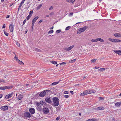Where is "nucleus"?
<instances>
[{
    "mask_svg": "<svg viewBox=\"0 0 121 121\" xmlns=\"http://www.w3.org/2000/svg\"><path fill=\"white\" fill-rule=\"evenodd\" d=\"M70 0V2L72 3L74 2L75 0Z\"/></svg>",
    "mask_w": 121,
    "mask_h": 121,
    "instance_id": "8fccbe9b",
    "label": "nucleus"
},
{
    "mask_svg": "<svg viewBox=\"0 0 121 121\" xmlns=\"http://www.w3.org/2000/svg\"><path fill=\"white\" fill-rule=\"evenodd\" d=\"M42 22V20H40L38 22V23L40 24Z\"/></svg>",
    "mask_w": 121,
    "mask_h": 121,
    "instance_id": "bf43d9fd",
    "label": "nucleus"
},
{
    "mask_svg": "<svg viewBox=\"0 0 121 121\" xmlns=\"http://www.w3.org/2000/svg\"><path fill=\"white\" fill-rule=\"evenodd\" d=\"M29 111L32 114H34L35 112V110L32 108H29Z\"/></svg>",
    "mask_w": 121,
    "mask_h": 121,
    "instance_id": "1a4fd4ad",
    "label": "nucleus"
},
{
    "mask_svg": "<svg viewBox=\"0 0 121 121\" xmlns=\"http://www.w3.org/2000/svg\"><path fill=\"white\" fill-rule=\"evenodd\" d=\"M114 51L115 53H117L119 55H121V51L120 50H114Z\"/></svg>",
    "mask_w": 121,
    "mask_h": 121,
    "instance_id": "ddd939ff",
    "label": "nucleus"
},
{
    "mask_svg": "<svg viewBox=\"0 0 121 121\" xmlns=\"http://www.w3.org/2000/svg\"><path fill=\"white\" fill-rule=\"evenodd\" d=\"M5 24H3V26L2 28H5Z\"/></svg>",
    "mask_w": 121,
    "mask_h": 121,
    "instance_id": "5fc2aeb1",
    "label": "nucleus"
},
{
    "mask_svg": "<svg viewBox=\"0 0 121 121\" xmlns=\"http://www.w3.org/2000/svg\"><path fill=\"white\" fill-rule=\"evenodd\" d=\"M98 41H99L101 42H104V41L102 39L100 38H98Z\"/></svg>",
    "mask_w": 121,
    "mask_h": 121,
    "instance_id": "393cba45",
    "label": "nucleus"
},
{
    "mask_svg": "<svg viewBox=\"0 0 121 121\" xmlns=\"http://www.w3.org/2000/svg\"><path fill=\"white\" fill-rule=\"evenodd\" d=\"M26 0H22L21 2L20 3V5H19V7L18 8V9H21V8L22 6V4H23L24 2Z\"/></svg>",
    "mask_w": 121,
    "mask_h": 121,
    "instance_id": "2eb2a0df",
    "label": "nucleus"
},
{
    "mask_svg": "<svg viewBox=\"0 0 121 121\" xmlns=\"http://www.w3.org/2000/svg\"><path fill=\"white\" fill-rule=\"evenodd\" d=\"M23 97V96L22 95L20 94L18 97V99L19 100L21 99Z\"/></svg>",
    "mask_w": 121,
    "mask_h": 121,
    "instance_id": "a211bd4d",
    "label": "nucleus"
},
{
    "mask_svg": "<svg viewBox=\"0 0 121 121\" xmlns=\"http://www.w3.org/2000/svg\"><path fill=\"white\" fill-rule=\"evenodd\" d=\"M3 82L5 83V81L4 80H2V82Z\"/></svg>",
    "mask_w": 121,
    "mask_h": 121,
    "instance_id": "0e129e2a",
    "label": "nucleus"
},
{
    "mask_svg": "<svg viewBox=\"0 0 121 121\" xmlns=\"http://www.w3.org/2000/svg\"><path fill=\"white\" fill-rule=\"evenodd\" d=\"M16 60L17 62H18V63H19L20 61V60L18 59V58H17V59Z\"/></svg>",
    "mask_w": 121,
    "mask_h": 121,
    "instance_id": "4d7b16f0",
    "label": "nucleus"
},
{
    "mask_svg": "<svg viewBox=\"0 0 121 121\" xmlns=\"http://www.w3.org/2000/svg\"><path fill=\"white\" fill-rule=\"evenodd\" d=\"M60 65H64L65 64H66V63L65 62H62V63H60Z\"/></svg>",
    "mask_w": 121,
    "mask_h": 121,
    "instance_id": "3c124183",
    "label": "nucleus"
},
{
    "mask_svg": "<svg viewBox=\"0 0 121 121\" xmlns=\"http://www.w3.org/2000/svg\"><path fill=\"white\" fill-rule=\"evenodd\" d=\"M88 27L87 26H85L82 28L79 29L78 31V34H80L81 33L84 32L85 30Z\"/></svg>",
    "mask_w": 121,
    "mask_h": 121,
    "instance_id": "f03ea898",
    "label": "nucleus"
},
{
    "mask_svg": "<svg viewBox=\"0 0 121 121\" xmlns=\"http://www.w3.org/2000/svg\"><path fill=\"white\" fill-rule=\"evenodd\" d=\"M19 63L21 65H23L24 64V63L20 61L19 62Z\"/></svg>",
    "mask_w": 121,
    "mask_h": 121,
    "instance_id": "de8ad7c7",
    "label": "nucleus"
},
{
    "mask_svg": "<svg viewBox=\"0 0 121 121\" xmlns=\"http://www.w3.org/2000/svg\"><path fill=\"white\" fill-rule=\"evenodd\" d=\"M108 39L109 41H111L113 42H114V39H112L111 38H109Z\"/></svg>",
    "mask_w": 121,
    "mask_h": 121,
    "instance_id": "c9c22d12",
    "label": "nucleus"
},
{
    "mask_svg": "<svg viewBox=\"0 0 121 121\" xmlns=\"http://www.w3.org/2000/svg\"><path fill=\"white\" fill-rule=\"evenodd\" d=\"M121 105V102H118L116 103L115 104V106L116 107H118Z\"/></svg>",
    "mask_w": 121,
    "mask_h": 121,
    "instance_id": "dca6fc26",
    "label": "nucleus"
},
{
    "mask_svg": "<svg viewBox=\"0 0 121 121\" xmlns=\"http://www.w3.org/2000/svg\"><path fill=\"white\" fill-rule=\"evenodd\" d=\"M105 109V108L103 107H98L93 108V110H103L104 109Z\"/></svg>",
    "mask_w": 121,
    "mask_h": 121,
    "instance_id": "423d86ee",
    "label": "nucleus"
},
{
    "mask_svg": "<svg viewBox=\"0 0 121 121\" xmlns=\"http://www.w3.org/2000/svg\"><path fill=\"white\" fill-rule=\"evenodd\" d=\"M105 70V68H101L100 69H99L98 70L99 71L102 72V71H104V70Z\"/></svg>",
    "mask_w": 121,
    "mask_h": 121,
    "instance_id": "6ab92c4d",
    "label": "nucleus"
},
{
    "mask_svg": "<svg viewBox=\"0 0 121 121\" xmlns=\"http://www.w3.org/2000/svg\"><path fill=\"white\" fill-rule=\"evenodd\" d=\"M90 94L95 92V91L94 90H90Z\"/></svg>",
    "mask_w": 121,
    "mask_h": 121,
    "instance_id": "72a5a7b5",
    "label": "nucleus"
},
{
    "mask_svg": "<svg viewBox=\"0 0 121 121\" xmlns=\"http://www.w3.org/2000/svg\"><path fill=\"white\" fill-rule=\"evenodd\" d=\"M51 63L52 64H56L57 63V62L56 61L53 60L51 61Z\"/></svg>",
    "mask_w": 121,
    "mask_h": 121,
    "instance_id": "bb28decb",
    "label": "nucleus"
},
{
    "mask_svg": "<svg viewBox=\"0 0 121 121\" xmlns=\"http://www.w3.org/2000/svg\"><path fill=\"white\" fill-rule=\"evenodd\" d=\"M94 119L92 118V119H89L87 120H86V121H94Z\"/></svg>",
    "mask_w": 121,
    "mask_h": 121,
    "instance_id": "4c0bfd02",
    "label": "nucleus"
},
{
    "mask_svg": "<svg viewBox=\"0 0 121 121\" xmlns=\"http://www.w3.org/2000/svg\"><path fill=\"white\" fill-rule=\"evenodd\" d=\"M90 94V91L89 90H87L84 91L83 93H81L80 94L81 96H83L85 95Z\"/></svg>",
    "mask_w": 121,
    "mask_h": 121,
    "instance_id": "20e7f679",
    "label": "nucleus"
},
{
    "mask_svg": "<svg viewBox=\"0 0 121 121\" xmlns=\"http://www.w3.org/2000/svg\"><path fill=\"white\" fill-rule=\"evenodd\" d=\"M42 110L43 112L45 114H47L49 113V109L47 107H43Z\"/></svg>",
    "mask_w": 121,
    "mask_h": 121,
    "instance_id": "39448f33",
    "label": "nucleus"
},
{
    "mask_svg": "<svg viewBox=\"0 0 121 121\" xmlns=\"http://www.w3.org/2000/svg\"><path fill=\"white\" fill-rule=\"evenodd\" d=\"M61 31L60 30H57L56 32V34H58L60 32H61Z\"/></svg>",
    "mask_w": 121,
    "mask_h": 121,
    "instance_id": "f704fd0d",
    "label": "nucleus"
},
{
    "mask_svg": "<svg viewBox=\"0 0 121 121\" xmlns=\"http://www.w3.org/2000/svg\"><path fill=\"white\" fill-rule=\"evenodd\" d=\"M26 21V20L25 19V20H24V21L23 22V25H24V24L25 23Z\"/></svg>",
    "mask_w": 121,
    "mask_h": 121,
    "instance_id": "09e8293b",
    "label": "nucleus"
},
{
    "mask_svg": "<svg viewBox=\"0 0 121 121\" xmlns=\"http://www.w3.org/2000/svg\"><path fill=\"white\" fill-rule=\"evenodd\" d=\"M4 87V89H9V88H13L12 87H11L10 86H6L5 87Z\"/></svg>",
    "mask_w": 121,
    "mask_h": 121,
    "instance_id": "4be33fe9",
    "label": "nucleus"
},
{
    "mask_svg": "<svg viewBox=\"0 0 121 121\" xmlns=\"http://www.w3.org/2000/svg\"><path fill=\"white\" fill-rule=\"evenodd\" d=\"M60 118V117H57L56 118V120H58Z\"/></svg>",
    "mask_w": 121,
    "mask_h": 121,
    "instance_id": "603ef678",
    "label": "nucleus"
},
{
    "mask_svg": "<svg viewBox=\"0 0 121 121\" xmlns=\"http://www.w3.org/2000/svg\"><path fill=\"white\" fill-rule=\"evenodd\" d=\"M0 89L1 90H4V87H0Z\"/></svg>",
    "mask_w": 121,
    "mask_h": 121,
    "instance_id": "864d4df0",
    "label": "nucleus"
},
{
    "mask_svg": "<svg viewBox=\"0 0 121 121\" xmlns=\"http://www.w3.org/2000/svg\"><path fill=\"white\" fill-rule=\"evenodd\" d=\"M38 18L39 17L38 16H36L34 19H33L32 21V22L35 23V22L37 20Z\"/></svg>",
    "mask_w": 121,
    "mask_h": 121,
    "instance_id": "f3484780",
    "label": "nucleus"
},
{
    "mask_svg": "<svg viewBox=\"0 0 121 121\" xmlns=\"http://www.w3.org/2000/svg\"><path fill=\"white\" fill-rule=\"evenodd\" d=\"M53 105L54 106H57L59 104V100L57 97H54L52 98Z\"/></svg>",
    "mask_w": 121,
    "mask_h": 121,
    "instance_id": "f257e3e1",
    "label": "nucleus"
},
{
    "mask_svg": "<svg viewBox=\"0 0 121 121\" xmlns=\"http://www.w3.org/2000/svg\"><path fill=\"white\" fill-rule=\"evenodd\" d=\"M87 76H85V77L83 78V79H86V77Z\"/></svg>",
    "mask_w": 121,
    "mask_h": 121,
    "instance_id": "69168bd1",
    "label": "nucleus"
},
{
    "mask_svg": "<svg viewBox=\"0 0 121 121\" xmlns=\"http://www.w3.org/2000/svg\"><path fill=\"white\" fill-rule=\"evenodd\" d=\"M24 116L27 118H29L31 117L30 114L28 112H25L24 114Z\"/></svg>",
    "mask_w": 121,
    "mask_h": 121,
    "instance_id": "0eeeda50",
    "label": "nucleus"
},
{
    "mask_svg": "<svg viewBox=\"0 0 121 121\" xmlns=\"http://www.w3.org/2000/svg\"><path fill=\"white\" fill-rule=\"evenodd\" d=\"M64 94H68V92L67 91H65L64 92Z\"/></svg>",
    "mask_w": 121,
    "mask_h": 121,
    "instance_id": "6e6d98bb",
    "label": "nucleus"
},
{
    "mask_svg": "<svg viewBox=\"0 0 121 121\" xmlns=\"http://www.w3.org/2000/svg\"><path fill=\"white\" fill-rule=\"evenodd\" d=\"M4 34L5 35L7 36L8 35V34L6 32H5V31H4Z\"/></svg>",
    "mask_w": 121,
    "mask_h": 121,
    "instance_id": "79ce46f5",
    "label": "nucleus"
},
{
    "mask_svg": "<svg viewBox=\"0 0 121 121\" xmlns=\"http://www.w3.org/2000/svg\"><path fill=\"white\" fill-rule=\"evenodd\" d=\"M12 96V94L11 93L7 95L5 97V99H7L11 98Z\"/></svg>",
    "mask_w": 121,
    "mask_h": 121,
    "instance_id": "9b49d317",
    "label": "nucleus"
},
{
    "mask_svg": "<svg viewBox=\"0 0 121 121\" xmlns=\"http://www.w3.org/2000/svg\"><path fill=\"white\" fill-rule=\"evenodd\" d=\"M35 23L32 22V24L31 27L32 30H31L32 31H33V26L34 25Z\"/></svg>",
    "mask_w": 121,
    "mask_h": 121,
    "instance_id": "c85d7f7f",
    "label": "nucleus"
},
{
    "mask_svg": "<svg viewBox=\"0 0 121 121\" xmlns=\"http://www.w3.org/2000/svg\"><path fill=\"white\" fill-rule=\"evenodd\" d=\"M42 5L41 4L39 6H38L36 8L37 9V10L39 9H40V8L42 7Z\"/></svg>",
    "mask_w": 121,
    "mask_h": 121,
    "instance_id": "cd10ccee",
    "label": "nucleus"
},
{
    "mask_svg": "<svg viewBox=\"0 0 121 121\" xmlns=\"http://www.w3.org/2000/svg\"><path fill=\"white\" fill-rule=\"evenodd\" d=\"M70 28V26H69L67 27L65 29L66 30H69Z\"/></svg>",
    "mask_w": 121,
    "mask_h": 121,
    "instance_id": "e433bc0d",
    "label": "nucleus"
},
{
    "mask_svg": "<svg viewBox=\"0 0 121 121\" xmlns=\"http://www.w3.org/2000/svg\"><path fill=\"white\" fill-rule=\"evenodd\" d=\"M73 12L69 14V16H72V15H73Z\"/></svg>",
    "mask_w": 121,
    "mask_h": 121,
    "instance_id": "37998d69",
    "label": "nucleus"
},
{
    "mask_svg": "<svg viewBox=\"0 0 121 121\" xmlns=\"http://www.w3.org/2000/svg\"><path fill=\"white\" fill-rule=\"evenodd\" d=\"M114 35L116 37H121V34L120 33H115L114 34Z\"/></svg>",
    "mask_w": 121,
    "mask_h": 121,
    "instance_id": "4468645a",
    "label": "nucleus"
},
{
    "mask_svg": "<svg viewBox=\"0 0 121 121\" xmlns=\"http://www.w3.org/2000/svg\"><path fill=\"white\" fill-rule=\"evenodd\" d=\"M76 59H74L72 60H71L69 62V63H73L74 62H75V61Z\"/></svg>",
    "mask_w": 121,
    "mask_h": 121,
    "instance_id": "473e14b6",
    "label": "nucleus"
},
{
    "mask_svg": "<svg viewBox=\"0 0 121 121\" xmlns=\"http://www.w3.org/2000/svg\"><path fill=\"white\" fill-rule=\"evenodd\" d=\"M47 91H49V90H45L42 92H41L39 94V95L40 97H43L45 96L46 95V92Z\"/></svg>",
    "mask_w": 121,
    "mask_h": 121,
    "instance_id": "7ed1b4c3",
    "label": "nucleus"
},
{
    "mask_svg": "<svg viewBox=\"0 0 121 121\" xmlns=\"http://www.w3.org/2000/svg\"><path fill=\"white\" fill-rule=\"evenodd\" d=\"M53 26H52V27L51 28H50V29H53Z\"/></svg>",
    "mask_w": 121,
    "mask_h": 121,
    "instance_id": "774afa93",
    "label": "nucleus"
},
{
    "mask_svg": "<svg viewBox=\"0 0 121 121\" xmlns=\"http://www.w3.org/2000/svg\"><path fill=\"white\" fill-rule=\"evenodd\" d=\"M13 23H11L9 26V28L10 31L11 32H13Z\"/></svg>",
    "mask_w": 121,
    "mask_h": 121,
    "instance_id": "6e6552de",
    "label": "nucleus"
},
{
    "mask_svg": "<svg viewBox=\"0 0 121 121\" xmlns=\"http://www.w3.org/2000/svg\"><path fill=\"white\" fill-rule=\"evenodd\" d=\"M31 15H29L27 17L26 19L27 20H29L31 17Z\"/></svg>",
    "mask_w": 121,
    "mask_h": 121,
    "instance_id": "2f4dec72",
    "label": "nucleus"
},
{
    "mask_svg": "<svg viewBox=\"0 0 121 121\" xmlns=\"http://www.w3.org/2000/svg\"><path fill=\"white\" fill-rule=\"evenodd\" d=\"M96 59H93L91 60V62L92 63H94L95 62Z\"/></svg>",
    "mask_w": 121,
    "mask_h": 121,
    "instance_id": "7c9ffc66",
    "label": "nucleus"
},
{
    "mask_svg": "<svg viewBox=\"0 0 121 121\" xmlns=\"http://www.w3.org/2000/svg\"><path fill=\"white\" fill-rule=\"evenodd\" d=\"M16 44L17 45L18 47H19L20 46V44L19 43L17 42L16 43Z\"/></svg>",
    "mask_w": 121,
    "mask_h": 121,
    "instance_id": "a19ab883",
    "label": "nucleus"
},
{
    "mask_svg": "<svg viewBox=\"0 0 121 121\" xmlns=\"http://www.w3.org/2000/svg\"><path fill=\"white\" fill-rule=\"evenodd\" d=\"M91 41L92 42H95L98 41V38L93 39L91 40Z\"/></svg>",
    "mask_w": 121,
    "mask_h": 121,
    "instance_id": "aec40b11",
    "label": "nucleus"
},
{
    "mask_svg": "<svg viewBox=\"0 0 121 121\" xmlns=\"http://www.w3.org/2000/svg\"><path fill=\"white\" fill-rule=\"evenodd\" d=\"M33 13V12L32 10L30 11V12L29 15H32V14Z\"/></svg>",
    "mask_w": 121,
    "mask_h": 121,
    "instance_id": "58836bf2",
    "label": "nucleus"
},
{
    "mask_svg": "<svg viewBox=\"0 0 121 121\" xmlns=\"http://www.w3.org/2000/svg\"><path fill=\"white\" fill-rule=\"evenodd\" d=\"M14 53V54H15V56L14 57V59H16V60H17V59L18 57H16V55H15V53Z\"/></svg>",
    "mask_w": 121,
    "mask_h": 121,
    "instance_id": "c03bdc74",
    "label": "nucleus"
},
{
    "mask_svg": "<svg viewBox=\"0 0 121 121\" xmlns=\"http://www.w3.org/2000/svg\"><path fill=\"white\" fill-rule=\"evenodd\" d=\"M0 108L2 110H6L8 109V106H5L1 107Z\"/></svg>",
    "mask_w": 121,
    "mask_h": 121,
    "instance_id": "9d476101",
    "label": "nucleus"
},
{
    "mask_svg": "<svg viewBox=\"0 0 121 121\" xmlns=\"http://www.w3.org/2000/svg\"><path fill=\"white\" fill-rule=\"evenodd\" d=\"M121 41V40L117 39H114V43L119 42Z\"/></svg>",
    "mask_w": 121,
    "mask_h": 121,
    "instance_id": "412c9836",
    "label": "nucleus"
},
{
    "mask_svg": "<svg viewBox=\"0 0 121 121\" xmlns=\"http://www.w3.org/2000/svg\"><path fill=\"white\" fill-rule=\"evenodd\" d=\"M63 49L64 50H65V51H69L68 47V48H67V47L64 48H63Z\"/></svg>",
    "mask_w": 121,
    "mask_h": 121,
    "instance_id": "c756f323",
    "label": "nucleus"
},
{
    "mask_svg": "<svg viewBox=\"0 0 121 121\" xmlns=\"http://www.w3.org/2000/svg\"><path fill=\"white\" fill-rule=\"evenodd\" d=\"M46 101L49 103H51V101L50 98L47 97L45 99Z\"/></svg>",
    "mask_w": 121,
    "mask_h": 121,
    "instance_id": "f8f14e48",
    "label": "nucleus"
},
{
    "mask_svg": "<svg viewBox=\"0 0 121 121\" xmlns=\"http://www.w3.org/2000/svg\"><path fill=\"white\" fill-rule=\"evenodd\" d=\"M64 96L66 98H68L69 97L68 95H65Z\"/></svg>",
    "mask_w": 121,
    "mask_h": 121,
    "instance_id": "13d9d810",
    "label": "nucleus"
},
{
    "mask_svg": "<svg viewBox=\"0 0 121 121\" xmlns=\"http://www.w3.org/2000/svg\"><path fill=\"white\" fill-rule=\"evenodd\" d=\"M10 15H7L6 17V18H9L10 17Z\"/></svg>",
    "mask_w": 121,
    "mask_h": 121,
    "instance_id": "052dcab7",
    "label": "nucleus"
},
{
    "mask_svg": "<svg viewBox=\"0 0 121 121\" xmlns=\"http://www.w3.org/2000/svg\"><path fill=\"white\" fill-rule=\"evenodd\" d=\"M74 47V45H72L68 47L69 51L71 50L72 48H73Z\"/></svg>",
    "mask_w": 121,
    "mask_h": 121,
    "instance_id": "b1692460",
    "label": "nucleus"
},
{
    "mask_svg": "<svg viewBox=\"0 0 121 121\" xmlns=\"http://www.w3.org/2000/svg\"><path fill=\"white\" fill-rule=\"evenodd\" d=\"M53 30H50L48 32V34H51L53 33Z\"/></svg>",
    "mask_w": 121,
    "mask_h": 121,
    "instance_id": "ea45409f",
    "label": "nucleus"
},
{
    "mask_svg": "<svg viewBox=\"0 0 121 121\" xmlns=\"http://www.w3.org/2000/svg\"><path fill=\"white\" fill-rule=\"evenodd\" d=\"M66 1H67V2H69L70 1V0H66Z\"/></svg>",
    "mask_w": 121,
    "mask_h": 121,
    "instance_id": "338daca9",
    "label": "nucleus"
},
{
    "mask_svg": "<svg viewBox=\"0 0 121 121\" xmlns=\"http://www.w3.org/2000/svg\"><path fill=\"white\" fill-rule=\"evenodd\" d=\"M70 92L72 94H73V91H70Z\"/></svg>",
    "mask_w": 121,
    "mask_h": 121,
    "instance_id": "680f3d73",
    "label": "nucleus"
},
{
    "mask_svg": "<svg viewBox=\"0 0 121 121\" xmlns=\"http://www.w3.org/2000/svg\"><path fill=\"white\" fill-rule=\"evenodd\" d=\"M99 98L100 100H104V98H103L102 97H100Z\"/></svg>",
    "mask_w": 121,
    "mask_h": 121,
    "instance_id": "a18cd8bd",
    "label": "nucleus"
},
{
    "mask_svg": "<svg viewBox=\"0 0 121 121\" xmlns=\"http://www.w3.org/2000/svg\"><path fill=\"white\" fill-rule=\"evenodd\" d=\"M53 8V6H51L49 8V10H51Z\"/></svg>",
    "mask_w": 121,
    "mask_h": 121,
    "instance_id": "49530a36",
    "label": "nucleus"
},
{
    "mask_svg": "<svg viewBox=\"0 0 121 121\" xmlns=\"http://www.w3.org/2000/svg\"><path fill=\"white\" fill-rule=\"evenodd\" d=\"M35 51H36L37 52H42V51L38 49L37 48H35Z\"/></svg>",
    "mask_w": 121,
    "mask_h": 121,
    "instance_id": "5701e85b",
    "label": "nucleus"
},
{
    "mask_svg": "<svg viewBox=\"0 0 121 121\" xmlns=\"http://www.w3.org/2000/svg\"><path fill=\"white\" fill-rule=\"evenodd\" d=\"M59 83V82H55L54 83H53L51 84V85H56L57 84Z\"/></svg>",
    "mask_w": 121,
    "mask_h": 121,
    "instance_id": "a878e982",
    "label": "nucleus"
},
{
    "mask_svg": "<svg viewBox=\"0 0 121 121\" xmlns=\"http://www.w3.org/2000/svg\"><path fill=\"white\" fill-rule=\"evenodd\" d=\"M99 68V67H97L96 66L95 67V68L96 69H98Z\"/></svg>",
    "mask_w": 121,
    "mask_h": 121,
    "instance_id": "e2e57ef3",
    "label": "nucleus"
}]
</instances>
